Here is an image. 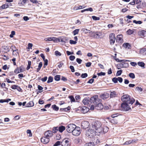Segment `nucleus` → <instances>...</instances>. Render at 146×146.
Segmentation results:
<instances>
[{
  "label": "nucleus",
  "instance_id": "obj_53",
  "mask_svg": "<svg viewBox=\"0 0 146 146\" xmlns=\"http://www.w3.org/2000/svg\"><path fill=\"white\" fill-rule=\"evenodd\" d=\"M60 141H58L55 143L54 145V146H58L60 145Z\"/></svg>",
  "mask_w": 146,
  "mask_h": 146
},
{
  "label": "nucleus",
  "instance_id": "obj_50",
  "mask_svg": "<svg viewBox=\"0 0 146 146\" xmlns=\"http://www.w3.org/2000/svg\"><path fill=\"white\" fill-rule=\"evenodd\" d=\"M69 98L71 102H74L75 101V100L72 96H70Z\"/></svg>",
  "mask_w": 146,
  "mask_h": 146
},
{
  "label": "nucleus",
  "instance_id": "obj_12",
  "mask_svg": "<svg viewBox=\"0 0 146 146\" xmlns=\"http://www.w3.org/2000/svg\"><path fill=\"white\" fill-rule=\"evenodd\" d=\"M24 70L23 66H21L19 68L17 67L15 70L14 72L16 74H18L20 72H23Z\"/></svg>",
  "mask_w": 146,
  "mask_h": 146
},
{
  "label": "nucleus",
  "instance_id": "obj_44",
  "mask_svg": "<svg viewBox=\"0 0 146 146\" xmlns=\"http://www.w3.org/2000/svg\"><path fill=\"white\" fill-rule=\"evenodd\" d=\"M88 76V74L86 73L82 74L81 77L82 78H85Z\"/></svg>",
  "mask_w": 146,
  "mask_h": 146
},
{
  "label": "nucleus",
  "instance_id": "obj_52",
  "mask_svg": "<svg viewBox=\"0 0 146 146\" xmlns=\"http://www.w3.org/2000/svg\"><path fill=\"white\" fill-rule=\"evenodd\" d=\"M135 89L136 90L139 91V92H142L143 90L141 88L139 87H137Z\"/></svg>",
  "mask_w": 146,
  "mask_h": 146
},
{
  "label": "nucleus",
  "instance_id": "obj_24",
  "mask_svg": "<svg viewBox=\"0 0 146 146\" xmlns=\"http://www.w3.org/2000/svg\"><path fill=\"white\" fill-rule=\"evenodd\" d=\"M117 96L116 92L115 91L111 92L110 95V98H113Z\"/></svg>",
  "mask_w": 146,
  "mask_h": 146
},
{
  "label": "nucleus",
  "instance_id": "obj_31",
  "mask_svg": "<svg viewBox=\"0 0 146 146\" xmlns=\"http://www.w3.org/2000/svg\"><path fill=\"white\" fill-rule=\"evenodd\" d=\"M52 109L55 111H57L59 109V108L55 104L52 105Z\"/></svg>",
  "mask_w": 146,
  "mask_h": 146
},
{
  "label": "nucleus",
  "instance_id": "obj_29",
  "mask_svg": "<svg viewBox=\"0 0 146 146\" xmlns=\"http://www.w3.org/2000/svg\"><path fill=\"white\" fill-rule=\"evenodd\" d=\"M108 130V128L107 126H104V127H103V132L104 133H106Z\"/></svg>",
  "mask_w": 146,
  "mask_h": 146
},
{
  "label": "nucleus",
  "instance_id": "obj_55",
  "mask_svg": "<svg viewBox=\"0 0 146 146\" xmlns=\"http://www.w3.org/2000/svg\"><path fill=\"white\" fill-rule=\"evenodd\" d=\"M70 107H68L67 108H63V111H67L70 110Z\"/></svg>",
  "mask_w": 146,
  "mask_h": 146
},
{
  "label": "nucleus",
  "instance_id": "obj_21",
  "mask_svg": "<svg viewBox=\"0 0 146 146\" xmlns=\"http://www.w3.org/2000/svg\"><path fill=\"white\" fill-rule=\"evenodd\" d=\"M9 3H5L0 7V10L8 8L9 6Z\"/></svg>",
  "mask_w": 146,
  "mask_h": 146
},
{
  "label": "nucleus",
  "instance_id": "obj_27",
  "mask_svg": "<svg viewBox=\"0 0 146 146\" xmlns=\"http://www.w3.org/2000/svg\"><path fill=\"white\" fill-rule=\"evenodd\" d=\"M34 105V103L32 101H31L28 103L27 104V107H31L33 106Z\"/></svg>",
  "mask_w": 146,
  "mask_h": 146
},
{
  "label": "nucleus",
  "instance_id": "obj_46",
  "mask_svg": "<svg viewBox=\"0 0 146 146\" xmlns=\"http://www.w3.org/2000/svg\"><path fill=\"white\" fill-rule=\"evenodd\" d=\"M92 19L94 20H99L100 19L99 17H96L95 16H92Z\"/></svg>",
  "mask_w": 146,
  "mask_h": 146
},
{
  "label": "nucleus",
  "instance_id": "obj_17",
  "mask_svg": "<svg viewBox=\"0 0 146 146\" xmlns=\"http://www.w3.org/2000/svg\"><path fill=\"white\" fill-rule=\"evenodd\" d=\"M109 97V94L108 93H105L100 96L101 98L104 100L108 98Z\"/></svg>",
  "mask_w": 146,
  "mask_h": 146
},
{
  "label": "nucleus",
  "instance_id": "obj_41",
  "mask_svg": "<svg viewBox=\"0 0 146 146\" xmlns=\"http://www.w3.org/2000/svg\"><path fill=\"white\" fill-rule=\"evenodd\" d=\"M122 70H118L117 72L116 75L117 76H119L120 75L122 72Z\"/></svg>",
  "mask_w": 146,
  "mask_h": 146
},
{
  "label": "nucleus",
  "instance_id": "obj_64",
  "mask_svg": "<svg viewBox=\"0 0 146 146\" xmlns=\"http://www.w3.org/2000/svg\"><path fill=\"white\" fill-rule=\"evenodd\" d=\"M118 78V81H119V82H120L121 83L123 81V79L122 78L120 77H118L117 78Z\"/></svg>",
  "mask_w": 146,
  "mask_h": 146
},
{
  "label": "nucleus",
  "instance_id": "obj_47",
  "mask_svg": "<svg viewBox=\"0 0 146 146\" xmlns=\"http://www.w3.org/2000/svg\"><path fill=\"white\" fill-rule=\"evenodd\" d=\"M19 54L18 50L15 51L13 52V54L15 56H17V55Z\"/></svg>",
  "mask_w": 146,
  "mask_h": 146
},
{
  "label": "nucleus",
  "instance_id": "obj_43",
  "mask_svg": "<svg viewBox=\"0 0 146 146\" xmlns=\"http://www.w3.org/2000/svg\"><path fill=\"white\" fill-rule=\"evenodd\" d=\"M15 34V32L14 31H11V34L9 36L11 38H13V36Z\"/></svg>",
  "mask_w": 146,
  "mask_h": 146
},
{
  "label": "nucleus",
  "instance_id": "obj_37",
  "mask_svg": "<svg viewBox=\"0 0 146 146\" xmlns=\"http://www.w3.org/2000/svg\"><path fill=\"white\" fill-rule=\"evenodd\" d=\"M11 49L13 52H14V51H15L18 50V49H17L15 46H12L11 47Z\"/></svg>",
  "mask_w": 146,
  "mask_h": 146
},
{
  "label": "nucleus",
  "instance_id": "obj_5",
  "mask_svg": "<svg viewBox=\"0 0 146 146\" xmlns=\"http://www.w3.org/2000/svg\"><path fill=\"white\" fill-rule=\"evenodd\" d=\"M70 139L68 138H65L61 142L62 146H70L71 145Z\"/></svg>",
  "mask_w": 146,
  "mask_h": 146
},
{
  "label": "nucleus",
  "instance_id": "obj_20",
  "mask_svg": "<svg viewBox=\"0 0 146 146\" xmlns=\"http://www.w3.org/2000/svg\"><path fill=\"white\" fill-rule=\"evenodd\" d=\"M123 46L125 48H127L128 49H130L131 48V46L130 44L128 43H124L123 44Z\"/></svg>",
  "mask_w": 146,
  "mask_h": 146
},
{
  "label": "nucleus",
  "instance_id": "obj_35",
  "mask_svg": "<svg viewBox=\"0 0 146 146\" xmlns=\"http://www.w3.org/2000/svg\"><path fill=\"white\" fill-rule=\"evenodd\" d=\"M54 79L56 81H58L60 80V76L57 75L54 78Z\"/></svg>",
  "mask_w": 146,
  "mask_h": 146
},
{
  "label": "nucleus",
  "instance_id": "obj_3",
  "mask_svg": "<svg viewBox=\"0 0 146 146\" xmlns=\"http://www.w3.org/2000/svg\"><path fill=\"white\" fill-rule=\"evenodd\" d=\"M89 35L91 37L94 38H101L102 37V34L100 32H90L89 33Z\"/></svg>",
  "mask_w": 146,
  "mask_h": 146
},
{
  "label": "nucleus",
  "instance_id": "obj_30",
  "mask_svg": "<svg viewBox=\"0 0 146 146\" xmlns=\"http://www.w3.org/2000/svg\"><path fill=\"white\" fill-rule=\"evenodd\" d=\"M134 32V31L133 30H131L130 29H129L127 31V34L130 35L132 34Z\"/></svg>",
  "mask_w": 146,
  "mask_h": 146
},
{
  "label": "nucleus",
  "instance_id": "obj_38",
  "mask_svg": "<svg viewBox=\"0 0 146 146\" xmlns=\"http://www.w3.org/2000/svg\"><path fill=\"white\" fill-rule=\"evenodd\" d=\"M31 62L30 61H28V65L27 68V70H28L31 67Z\"/></svg>",
  "mask_w": 146,
  "mask_h": 146
},
{
  "label": "nucleus",
  "instance_id": "obj_34",
  "mask_svg": "<svg viewBox=\"0 0 146 146\" xmlns=\"http://www.w3.org/2000/svg\"><path fill=\"white\" fill-rule=\"evenodd\" d=\"M111 122L113 124H116L117 123V121L115 118H113L111 120Z\"/></svg>",
  "mask_w": 146,
  "mask_h": 146
},
{
  "label": "nucleus",
  "instance_id": "obj_1",
  "mask_svg": "<svg viewBox=\"0 0 146 146\" xmlns=\"http://www.w3.org/2000/svg\"><path fill=\"white\" fill-rule=\"evenodd\" d=\"M102 131L103 126L101 122L96 121L92 122V126L88 130L86 135L91 137L94 135H99V134L102 132Z\"/></svg>",
  "mask_w": 146,
  "mask_h": 146
},
{
  "label": "nucleus",
  "instance_id": "obj_48",
  "mask_svg": "<svg viewBox=\"0 0 146 146\" xmlns=\"http://www.w3.org/2000/svg\"><path fill=\"white\" fill-rule=\"evenodd\" d=\"M106 73L105 72H101L100 73H98L97 74V75L98 76H105V75Z\"/></svg>",
  "mask_w": 146,
  "mask_h": 146
},
{
  "label": "nucleus",
  "instance_id": "obj_9",
  "mask_svg": "<svg viewBox=\"0 0 146 146\" xmlns=\"http://www.w3.org/2000/svg\"><path fill=\"white\" fill-rule=\"evenodd\" d=\"M110 42L111 44H113L115 40V35L113 33H111L110 35Z\"/></svg>",
  "mask_w": 146,
  "mask_h": 146
},
{
  "label": "nucleus",
  "instance_id": "obj_19",
  "mask_svg": "<svg viewBox=\"0 0 146 146\" xmlns=\"http://www.w3.org/2000/svg\"><path fill=\"white\" fill-rule=\"evenodd\" d=\"M140 54L143 55H146V48H143L140 50L139 51Z\"/></svg>",
  "mask_w": 146,
  "mask_h": 146
},
{
  "label": "nucleus",
  "instance_id": "obj_42",
  "mask_svg": "<svg viewBox=\"0 0 146 146\" xmlns=\"http://www.w3.org/2000/svg\"><path fill=\"white\" fill-rule=\"evenodd\" d=\"M112 81L115 83H116L117 82L118 78L115 77H114L112 79Z\"/></svg>",
  "mask_w": 146,
  "mask_h": 146
},
{
  "label": "nucleus",
  "instance_id": "obj_36",
  "mask_svg": "<svg viewBox=\"0 0 146 146\" xmlns=\"http://www.w3.org/2000/svg\"><path fill=\"white\" fill-rule=\"evenodd\" d=\"M79 29H76L74 30L73 31V33L74 34V35H76L77 34H78V33L79 32Z\"/></svg>",
  "mask_w": 146,
  "mask_h": 146
},
{
  "label": "nucleus",
  "instance_id": "obj_61",
  "mask_svg": "<svg viewBox=\"0 0 146 146\" xmlns=\"http://www.w3.org/2000/svg\"><path fill=\"white\" fill-rule=\"evenodd\" d=\"M130 64L131 65L133 66H135L137 65V63L135 62H130Z\"/></svg>",
  "mask_w": 146,
  "mask_h": 146
},
{
  "label": "nucleus",
  "instance_id": "obj_51",
  "mask_svg": "<svg viewBox=\"0 0 146 146\" xmlns=\"http://www.w3.org/2000/svg\"><path fill=\"white\" fill-rule=\"evenodd\" d=\"M76 61L79 64H80L81 63L82 60L80 58H77L76 59Z\"/></svg>",
  "mask_w": 146,
  "mask_h": 146
},
{
  "label": "nucleus",
  "instance_id": "obj_33",
  "mask_svg": "<svg viewBox=\"0 0 146 146\" xmlns=\"http://www.w3.org/2000/svg\"><path fill=\"white\" fill-rule=\"evenodd\" d=\"M58 130V127H54L53 128L52 131L53 133H56Z\"/></svg>",
  "mask_w": 146,
  "mask_h": 146
},
{
  "label": "nucleus",
  "instance_id": "obj_26",
  "mask_svg": "<svg viewBox=\"0 0 146 146\" xmlns=\"http://www.w3.org/2000/svg\"><path fill=\"white\" fill-rule=\"evenodd\" d=\"M115 60H116V61L117 62H125L127 61L129 62V60H119L118 58H115Z\"/></svg>",
  "mask_w": 146,
  "mask_h": 146
},
{
  "label": "nucleus",
  "instance_id": "obj_56",
  "mask_svg": "<svg viewBox=\"0 0 146 146\" xmlns=\"http://www.w3.org/2000/svg\"><path fill=\"white\" fill-rule=\"evenodd\" d=\"M47 77L46 76H45L44 78H42L41 80L42 82H45L47 80Z\"/></svg>",
  "mask_w": 146,
  "mask_h": 146
},
{
  "label": "nucleus",
  "instance_id": "obj_6",
  "mask_svg": "<svg viewBox=\"0 0 146 146\" xmlns=\"http://www.w3.org/2000/svg\"><path fill=\"white\" fill-rule=\"evenodd\" d=\"M128 104H127L126 102L123 103L121 104V107L123 111H127L131 110V108Z\"/></svg>",
  "mask_w": 146,
  "mask_h": 146
},
{
  "label": "nucleus",
  "instance_id": "obj_32",
  "mask_svg": "<svg viewBox=\"0 0 146 146\" xmlns=\"http://www.w3.org/2000/svg\"><path fill=\"white\" fill-rule=\"evenodd\" d=\"M53 80V78L52 77L50 76L48 78V80L47 81L48 83H50L51 82H52Z\"/></svg>",
  "mask_w": 146,
  "mask_h": 146
},
{
  "label": "nucleus",
  "instance_id": "obj_60",
  "mask_svg": "<svg viewBox=\"0 0 146 146\" xmlns=\"http://www.w3.org/2000/svg\"><path fill=\"white\" fill-rule=\"evenodd\" d=\"M122 63H119L118 65H119V66H120L121 67H123V66H124V64H125V62H121Z\"/></svg>",
  "mask_w": 146,
  "mask_h": 146
},
{
  "label": "nucleus",
  "instance_id": "obj_22",
  "mask_svg": "<svg viewBox=\"0 0 146 146\" xmlns=\"http://www.w3.org/2000/svg\"><path fill=\"white\" fill-rule=\"evenodd\" d=\"M65 129V127L63 125H61L58 128V131L60 133H62Z\"/></svg>",
  "mask_w": 146,
  "mask_h": 146
},
{
  "label": "nucleus",
  "instance_id": "obj_11",
  "mask_svg": "<svg viewBox=\"0 0 146 146\" xmlns=\"http://www.w3.org/2000/svg\"><path fill=\"white\" fill-rule=\"evenodd\" d=\"M44 40L46 41H53L54 42H57L59 40V39L55 37H51L46 38L44 39Z\"/></svg>",
  "mask_w": 146,
  "mask_h": 146
},
{
  "label": "nucleus",
  "instance_id": "obj_7",
  "mask_svg": "<svg viewBox=\"0 0 146 146\" xmlns=\"http://www.w3.org/2000/svg\"><path fill=\"white\" fill-rule=\"evenodd\" d=\"M76 126L75 125L73 124H69L66 126V130L68 133H72Z\"/></svg>",
  "mask_w": 146,
  "mask_h": 146
},
{
  "label": "nucleus",
  "instance_id": "obj_57",
  "mask_svg": "<svg viewBox=\"0 0 146 146\" xmlns=\"http://www.w3.org/2000/svg\"><path fill=\"white\" fill-rule=\"evenodd\" d=\"M33 44L31 43H29L28 45V49H31L33 46Z\"/></svg>",
  "mask_w": 146,
  "mask_h": 146
},
{
  "label": "nucleus",
  "instance_id": "obj_54",
  "mask_svg": "<svg viewBox=\"0 0 146 146\" xmlns=\"http://www.w3.org/2000/svg\"><path fill=\"white\" fill-rule=\"evenodd\" d=\"M27 134H29V136L31 137L32 136V134L31 131L30 130H27Z\"/></svg>",
  "mask_w": 146,
  "mask_h": 146
},
{
  "label": "nucleus",
  "instance_id": "obj_63",
  "mask_svg": "<svg viewBox=\"0 0 146 146\" xmlns=\"http://www.w3.org/2000/svg\"><path fill=\"white\" fill-rule=\"evenodd\" d=\"M44 103V100L40 99L38 101V103L40 104H42Z\"/></svg>",
  "mask_w": 146,
  "mask_h": 146
},
{
  "label": "nucleus",
  "instance_id": "obj_10",
  "mask_svg": "<svg viewBox=\"0 0 146 146\" xmlns=\"http://www.w3.org/2000/svg\"><path fill=\"white\" fill-rule=\"evenodd\" d=\"M90 123L87 121H83L81 123V127L83 129H86L88 127Z\"/></svg>",
  "mask_w": 146,
  "mask_h": 146
},
{
  "label": "nucleus",
  "instance_id": "obj_13",
  "mask_svg": "<svg viewBox=\"0 0 146 146\" xmlns=\"http://www.w3.org/2000/svg\"><path fill=\"white\" fill-rule=\"evenodd\" d=\"M50 139L48 137L46 136L44 137L41 139V141L42 143L44 144L48 143Z\"/></svg>",
  "mask_w": 146,
  "mask_h": 146
},
{
  "label": "nucleus",
  "instance_id": "obj_49",
  "mask_svg": "<svg viewBox=\"0 0 146 146\" xmlns=\"http://www.w3.org/2000/svg\"><path fill=\"white\" fill-rule=\"evenodd\" d=\"M75 56L73 55H71L69 57V59L71 61H73L75 59Z\"/></svg>",
  "mask_w": 146,
  "mask_h": 146
},
{
  "label": "nucleus",
  "instance_id": "obj_15",
  "mask_svg": "<svg viewBox=\"0 0 146 146\" xmlns=\"http://www.w3.org/2000/svg\"><path fill=\"white\" fill-rule=\"evenodd\" d=\"M96 109L97 110H100L103 108V106L102 104L100 102L98 104H96L95 106Z\"/></svg>",
  "mask_w": 146,
  "mask_h": 146
},
{
  "label": "nucleus",
  "instance_id": "obj_16",
  "mask_svg": "<svg viewBox=\"0 0 146 146\" xmlns=\"http://www.w3.org/2000/svg\"><path fill=\"white\" fill-rule=\"evenodd\" d=\"M44 135L46 137L49 138L52 137L53 135V134L51 131L48 130L45 132Z\"/></svg>",
  "mask_w": 146,
  "mask_h": 146
},
{
  "label": "nucleus",
  "instance_id": "obj_14",
  "mask_svg": "<svg viewBox=\"0 0 146 146\" xmlns=\"http://www.w3.org/2000/svg\"><path fill=\"white\" fill-rule=\"evenodd\" d=\"M139 35L141 38H144L146 36V31L142 30L138 32Z\"/></svg>",
  "mask_w": 146,
  "mask_h": 146
},
{
  "label": "nucleus",
  "instance_id": "obj_59",
  "mask_svg": "<svg viewBox=\"0 0 146 146\" xmlns=\"http://www.w3.org/2000/svg\"><path fill=\"white\" fill-rule=\"evenodd\" d=\"M70 68L71 70V71L72 72H74L75 71L74 68L73 66H70Z\"/></svg>",
  "mask_w": 146,
  "mask_h": 146
},
{
  "label": "nucleus",
  "instance_id": "obj_25",
  "mask_svg": "<svg viewBox=\"0 0 146 146\" xmlns=\"http://www.w3.org/2000/svg\"><path fill=\"white\" fill-rule=\"evenodd\" d=\"M137 64L138 65V66L142 67L143 68H145V64L143 62H138L137 63Z\"/></svg>",
  "mask_w": 146,
  "mask_h": 146
},
{
  "label": "nucleus",
  "instance_id": "obj_58",
  "mask_svg": "<svg viewBox=\"0 0 146 146\" xmlns=\"http://www.w3.org/2000/svg\"><path fill=\"white\" fill-rule=\"evenodd\" d=\"M70 43L71 44H75L77 43L76 41H74L72 40H70Z\"/></svg>",
  "mask_w": 146,
  "mask_h": 146
},
{
  "label": "nucleus",
  "instance_id": "obj_18",
  "mask_svg": "<svg viewBox=\"0 0 146 146\" xmlns=\"http://www.w3.org/2000/svg\"><path fill=\"white\" fill-rule=\"evenodd\" d=\"M122 38L123 35H118L117 36L116 40L117 41L120 42L122 41Z\"/></svg>",
  "mask_w": 146,
  "mask_h": 146
},
{
  "label": "nucleus",
  "instance_id": "obj_28",
  "mask_svg": "<svg viewBox=\"0 0 146 146\" xmlns=\"http://www.w3.org/2000/svg\"><path fill=\"white\" fill-rule=\"evenodd\" d=\"M84 146H96L94 142H90L85 144Z\"/></svg>",
  "mask_w": 146,
  "mask_h": 146
},
{
  "label": "nucleus",
  "instance_id": "obj_40",
  "mask_svg": "<svg viewBox=\"0 0 146 146\" xmlns=\"http://www.w3.org/2000/svg\"><path fill=\"white\" fill-rule=\"evenodd\" d=\"M133 23H134L136 24H141L142 23V22L141 21H136L135 20H133Z\"/></svg>",
  "mask_w": 146,
  "mask_h": 146
},
{
  "label": "nucleus",
  "instance_id": "obj_39",
  "mask_svg": "<svg viewBox=\"0 0 146 146\" xmlns=\"http://www.w3.org/2000/svg\"><path fill=\"white\" fill-rule=\"evenodd\" d=\"M129 76L130 78L132 79H134L135 78V75L133 73H129Z\"/></svg>",
  "mask_w": 146,
  "mask_h": 146
},
{
  "label": "nucleus",
  "instance_id": "obj_23",
  "mask_svg": "<svg viewBox=\"0 0 146 146\" xmlns=\"http://www.w3.org/2000/svg\"><path fill=\"white\" fill-rule=\"evenodd\" d=\"M89 98L86 97L84 98L82 101V102L85 105H86L88 104Z\"/></svg>",
  "mask_w": 146,
  "mask_h": 146
},
{
  "label": "nucleus",
  "instance_id": "obj_8",
  "mask_svg": "<svg viewBox=\"0 0 146 146\" xmlns=\"http://www.w3.org/2000/svg\"><path fill=\"white\" fill-rule=\"evenodd\" d=\"M72 133V135L74 136H78L81 133L80 128L76 126V127L74 128Z\"/></svg>",
  "mask_w": 146,
  "mask_h": 146
},
{
  "label": "nucleus",
  "instance_id": "obj_4",
  "mask_svg": "<svg viewBox=\"0 0 146 146\" xmlns=\"http://www.w3.org/2000/svg\"><path fill=\"white\" fill-rule=\"evenodd\" d=\"M101 100L98 98V96L96 95L90 98V102L96 105L101 102Z\"/></svg>",
  "mask_w": 146,
  "mask_h": 146
},
{
  "label": "nucleus",
  "instance_id": "obj_62",
  "mask_svg": "<svg viewBox=\"0 0 146 146\" xmlns=\"http://www.w3.org/2000/svg\"><path fill=\"white\" fill-rule=\"evenodd\" d=\"M18 85H13L11 87L13 89H16Z\"/></svg>",
  "mask_w": 146,
  "mask_h": 146
},
{
  "label": "nucleus",
  "instance_id": "obj_45",
  "mask_svg": "<svg viewBox=\"0 0 146 146\" xmlns=\"http://www.w3.org/2000/svg\"><path fill=\"white\" fill-rule=\"evenodd\" d=\"M55 54L57 56H60L61 55V53L57 50L55 51Z\"/></svg>",
  "mask_w": 146,
  "mask_h": 146
},
{
  "label": "nucleus",
  "instance_id": "obj_2",
  "mask_svg": "<svg viewBox=\"0 0 146 146\" xmlns=\"http://www.w3.org/2000/svg\"><path fill=\"white\" fill-rule=\"evenodd\" d=\"M121 100L127 104H130L132 105L135 102V100L133 98H130L129 96L128 95H125L121 97Z\"/></svg>",
  "mask_w": 146,
  "mask_h": 146
}]
</instances>
